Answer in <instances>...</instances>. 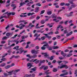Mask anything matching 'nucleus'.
Wrapping results in <instances>:
<instances>
[{
    "label": "nucleus",
    "mask_w": 77,
    "mask_h": 77,
    "mask_svg": "<svg viewBox=\"0 0 77 77\" xmlns=\"http://www.w3.org/2000/svg\"><path fill=\"white\" fill-rule=\"evenodd\" d=\"M39 18H40V17L39 16H38L36 17V19L37 20H38L39 19Z\"/></svg>",
    "instance_id": "obj_63"
},
{
    "label": "nucleus",
    "mask_w": 77,
    "mask_h": 77,
    "mask_svg": "<svg viewBox=\"0 0 77 77\" xmlns=\"http://www.w3.org/2000/svg\"><path fill=\"white\" fill-rule=\"evenodd\" d=\"M1 44H5V43H6V42L3 41H1Z\"/></svg>",
    "instance_id": "obj_60"
},
{
    "label": "nucleus",
    "mask_w": 77,
    "mask_h": 77,
    "mask_svg": "<svg viewBox=\"0 0 77 77\" xmlns=\"http://www.w3.org/2000/svg\"><path fill=\"white\" fill-rule=\"evenodd\" d=\"M21 38L22 39H25V37H24V35H23L21 36Z\"/></svg>",
    "instance_id": "obj_62"
},
{
    "label": "nucleus",
    "mask_w": 77,
    "mask_h": 77,
    "mask_svg": "<svg viewBox=\"0 0 77 77\" xmlns=\"http://www.w3.org/2000/svg\"><path fill=\"white\" fill-rule=\"evenodd\" d=\"M6 58H3L1 60H2V61H5V60H6Z\"/></svg>",
    "instance_id": "obj_35"
},
{
    "label": "nucleus",
    "mask_w": 77,
    "mask_h": 77,
    "mask_svg": "<svg viewBox=\"0 0 77 77\" xmlns=\"http://www.w3.org/2000/svg\"><path fill=\"white\" fill-rule=\"evenodd\" d=\"M60 5L61 6H63V5H65V3H62L60 4Z\"/></svg>",
    "instance_id": "obj_59"
},
{
    "label": "nucleus",
    "mask_w": 77,
    "mask_h": 77,
    "mask_svg": "<svg viewBox=\"0 0 77 77\" xmlns=\"http://www.w3.org/2000/svg\"><path fill=\"white\" fill-rule=\"evenodd\" d=\"M25 26V25L23 24V23H20L19 26L18 25H17L16 27L17 28H19L20 30H21L23 29V27H24Z\"/></svg>",
    "instance_id": "obj_2"
},
{
    "label": "nucleus",
    "mask_w": 77,
    "mask_h": 77,
    "mask_svg": "<svg viewBox=\"0 0 77 77\" xmlns=\"http://www.w3.org/2000/svg\"><path fill=\"white\" fill-rule=\"evenodd\" d=\"M20 71V69H17V70H16L15 71H14L13 70L11 71H10V72H12V74H15V73H17V72H18V71Z\"/></svg>",
    "instance_id": "obj_7"
},
{
    "label": "nucleus",
    "mask_w": 77,
    "mask_h": 77,
    "mask_svg": "<svg viewBox=\"0 0 77 77\" xmlns=\"http://www.w3.org/2000/svg\"><path fill=\"white\" fill-rule=\"evenodd\" d=\"M46 38H48V39H51V37L50 36H46Z\"/></svg>",
    "instance_id": "obj_49"
},
{
    "label": "nucleus",
    "mask_w": 77,
    "mask_h": 77,
    "mask_svg": "<svg viewBox=\"0 0 77 77\" xmlns=\"http://www.w3.org/2000/svg\"><path fill=\"white\" fill-rule=\"evenodd\" d=\"M25 30H23L21 32H20V34H22V33H23L24 32H25Z\"/></svg>",
    "instance_id": "obj_61"
},
{
    "label": "nucleus",
    "mask_w": 77,
    "mask_h": 77,
    "mask_svg": "<svg viewBox=\"0 0 77 77\" xmlns=\"http://www.w3.org/2000/svg\"><path fill=\"white\" fill-rule=\"evenodd\" d=\"M8 53H9V55H10L12 53V51H11V50H10L8 51Z\"/></svg>",
    "instance_id": "obj_33"
},
{
    "label": "nucleus",
    "mask_w": 77,
    "mask_h": 77,
    "mask_svg": "<svg viewBox=\"0 0 77 77\" xmlns=\"http://www.w3.org/2000/svg\"><path fill=\"white\" fill-rule=\"evenodd\" d=\"M45 73L46 75H48V74H51V72H48L47 71H45Z\"/></svg>",
    "instance_id": "obj_25"
},
{
    "label": "nucleus",
    "mask_w": 77,
    "mask_h": 77,
    "mask_svg": "<svg viewBox=\"0 0 77 77\" xmlns=\"http://www.w3.org/2000/svg\"><path fill=\"white\" fill-rule=\"evenodd\" d=\"M15 12H11V15H15Z\"/></svg>",
    "instance_id": "obj_57"
},
{
    "label": "nucleus",
    "mask_w": 77,
    "mask_h": 77,
    "mask_svg": "<svg viewBox=\"0 0 77 77\" xmlns=\"http://www.w3.org/2000/svg\"><path fill=\"white\" fill-rule=\"evenodd\" d=\"M59 28H60V29H63V27L62 26H61L60 25H59L57 27V30H59Z\"/></svg>",
    "instance_id": "obj_14"
},
{
    "label": "nucleus",
    "mask_w": 77,
    "mask_h": 77,
    "mask_svg": "<svg viewBox=\"0 0 77 77\" xmlns=\"http://www.w3.org/2000/svg\"><path fill=\"white\" fill-rule=\"evenodd\" d=\"M53 21H55V22H56V23H58V22L59 21V20H57L56 18L53 19Z\"/></svg>",
    "instance_id": "obj_21"
},
{
    "label": "nucleus",
    "mask_w": 77,
    "mask_h": 77,
    "mask_svg": "<svg viewBox=\"0 0 77 77\" xmlns=\"http://www.w3.org/2000/svg\"><path fill=\"white\" fill-rule=\"evenodd\" d=\"M58 68L60 69H62V68H65V69H68L69 67L66 65H63L61 66H58Z\"/></svg>",
    "instance_id": "obj_3"
},
{
    "label": "nucleus",
    "mask_w": 77,
    "mask_h": 77,
    "mask_svg": "<svg viewBox=\"0 0 77 77\" xmlns=\"http://www.w3.org/2000/svg\"><path fill=\"white\" fill-rule=\"evenodd\" d=\"M69 51V50H68V49H66L65 50H64V51H65V53L68 52V51Z\"/></svg>",
    "instance_id": "obj_53"
},
{
    "label": "nucleus",
    "mask_w": 77,
    "mask_h": 77,
    "mask_svg": "<svg viewBox=\"0 0 77 77\" xmlns=\"http://www.w3.org/2000/svg\"><path fill=\"white\" fill-rule=\"evenodd\" d=\"M62 61H57V63H58L59 65H61L60 64V63H62Z\"/></svg>",
    "instance_id": "obj_40"
},
{
    "label": "nucleus",
    "mask_w": 77,
    "mask_h": 77,
    "mask_svg": "<svg viewBox=\"0 0 77 77\" xmlns=\"http://www.w3.org/2000/svg\"><path fill=\"white\" fill-rule=\"evenodd\" d=\"M42 54H44L45 57H48V55L47 54V53H42Z\"/></svg>",
    "instance_id": "obj_16"
},
{
    "label": "nucleus",
    "mask_w": 77,
    "mask_h": 77,
    "mask_svg": "<svg viewBox=\"0 0 77 77\" xmlns=\"http://www.w3.org/2000/svg\"><path fill=\"white\" fill-rule=\"evenodd\" d=\"M52 12L51 11H48L47 12L48 15H51Z\"/></svg>",
    "instance_id": "obj_30"
},
{
    "label": "nucleus",
    "mask_w": 77,
    "mask_h": 77,
    "mask_svg": "<svg viewBox=\"0 0 77 77\" xmlns=\"http://www.w3.org/2000/svg\"><path fill=\"white\" fill-rule=\"evenodd\" d=\"M5 65H6V63H2L1 64V65H0V66L3 67V66H5Z\"/></svg>",
    "instance_id": "obj_19"
},
{
    "label": "nucleus",
    "mask_w": 77,
    "mask_h": 77,
    "mask_svg": "<svg viewBox=\"0 0 77 77\" xmlns=\"http://www.w3.org/2000/svg\"><path fill=\"white\" fill-rule=\"evenodd\" d=\"M15 45V44L13 43V44L12 45H11L9 46L8 47L9 48H11V47H12L13 46H14V45Z\"/></svg>",
    "instance_id": "obj_31"
},
{
    "label": "nucleus",
    "mask_w": 77,
    "mask_h": 77,
    "mask_svg": "<svg viewBox=\"0 0 77 77\" xmlns=\"http://www.w3.org/2000/svg\"><path fill=\"white\" fill-rule=\"evenodd\" d=\"M18 48H19V46H17L14 47L13 48V49H14V50L16 49L17 51L19 50V51H17L16 52V54H18V53L19 54H21V53H23V51H24V50H23V48L21 47L20 49H18Z\"/></svg>",
    "instance_id": "obj_1"
},
{
    "label": "nucleus",
    "mask_w": 77,
    "mask_h": 77,
    "mask_svg": "<svg viewBox=\"0 0 77 77\" xmlns=\"http://www.w3.org/2000/svg\"><path fill=\"white\" fill-rule=\"evenodd\" d=\"M54 57V56H52L50 58V60H53V58Z\"/></svg>",
    "instance_id": "obj_55"
},
{
    "label": "nucleus",
    "mask_w": 77,
    "mask_h": 77,
    "mask_svg": "<svg viewBox=\"0 0 77 77\" xmlns=\"http://www.w3.org/2000/svg\"><path fill=\"white\" fill-rule=\"evenodd\" d=\"M45 62V60H40V62L41 63H44Z\"/></svg>",
    "instance_id": "obj_23"
},
{
    "label": "nucleus",
    "mask_w": 77,
    "mask_h": 77,
    "mask_svg": "<svg viewBox=\"0 0 77 77\" xmlns=\"http://www.w3.org/2000/svg\"><path fill=\"white\" fill-rule=\"evenodd\" d=\"M5 14H7V15L8 16V18H9V16H10V15H11V12L8 13V12H7Z\"/></svg>",
    "instance_id": "obj_22"
},
{
    "label": "nucleus",
    "mask_w": 77,
    "mask_h": 77,
    "mask_svg": "<svg viewBox=\"0 0 77 77\" xmlns=\"http://www.w3.org/2000/svg\"><path fill=\"white\" fill-rule=\"evenodd\" d=\"M72 54H68L67 55V57H70V56H72Z\"/></svg>",
    "instance_id": "obj_45"
},
{
    "label": "nucleus",
    "mask_w": 77,
    "mask_h": 77,
    "mask_svg": "<svg viewBox=\"0 0 77 77\" xmlns=\"http://www.w3.org/2000/svg\"><path fill=\"white\" fill-rule=\"evenodd\" d=\"M53 34V31L50 32L48 33V35H52Z\"/></svg>",
    "instance_id": "obj_41"
},
{
    "label": "nucleus",
    "mask_w": 77,
    "mask_h": 77,
    "mask_svg": "<svg viewBox=\"0 0 77 77\" xmlns=\"http://www.w3.org/2000/svg\"><path fill=\"white\" fill-rule=\"evenodd\" d=\"M11 7H14L13 8V10H14V9H16V8H17V6H16V5H15V4H11Z\"/></svg>",
    "instance_id": "obj_8"
},
{
    "label": "nucleus",
    "mask_w": 77,
    "mask_h": 77,
    "mask_svg": "<svg viewBox=\"0 0 77 77\" xmlns=\"http://www.w3.org/2000/svg\"><path fill=\"white\" fill-rule=\"evenodd\" d=\"M71 6L72 8H75V7H76V5H75L74 4H73V5H71Z\"/></svg>",
    "instance_id": "obj_28"
},
{
    "label": "nucleus",
    "mask_w": 77,
    "mask_h": 77,
    "mask_svg": "<svg viewBox=\"0 0 77 77\" xmlns=\"http://www.w3.org/2000/svg\"><path fill=\"white\" fill-rule=\"evenodd\" d=\"M72 34V31H71L69 33H68L66 34V36L68 37L70 35H71Z\"/></svg>",
    "instance_id": "obj_12"
},
{
    "label": "nucleus",
    "mask_w": 77,
    "mask_h": 77,
    "mask_svg": "<svg viewBox=\"0 0 77 77\" xmlns=\"http://www.w3.org/2000/svg\"><path fill=\"white\" fill-rule=\"evenodd\" d=\"M37 60H38V59H35L34 60H33V59H32V60H29V62H35V61H36Z\"/></svg>",
    "instance_id": "obj_17"
},
{
    "label": "nucleus",
    "mask_w": 77,
    "mask_h": 77,
    "mask_svg": "<svg viewBox=\"0 0 77 77\" xmlns=\"http://www.w3.org/2000/svg\"><path fill=\"white\" fill-rule=\"evenodd\" d=\"M24 77H29V75H25Z\"/></svg>",
    "instance_id": "obj_64"
},
{
    "label": "nucleus",
    "mask_w": 77,
    "mask_h": 77,
    "mask_svg": "<svg viewBox=\"0 0 77 77\" xmlns=\"http://www.w3.org/2000/svg\"><path fill=\"white\" fill-rule=\"evenodd\" d=\"M35 48L36 49V50H38V49L39 48V47L38 46H36L35 47Z\"/></svg>",
    "instance_id": "obj_54"
},
{
    "label": "nucleus",
    "mask_w": 77,
    "mask_h": 77,
    "mask_svg": "<svg viewBox=\"0 0 77 77\" xmlns=\"http://www.w3.org/2000/svg\"><path fill=\"white\" fill-rule=\"evenodd\" d=\"M41 23L42 24H44L45 23V21L44 20H42L41 21Z\"/></svg>",
    "instance_id": "obj_36"
},
{
    "label": "nucleus",
    "mask_w": 77,
    "mask_h": 77,
    "mask_svg": "<svg viewBox=\"0 0 77 77\" xmlns=\"http://www.w3.org/2000/svg\"><path fill=\"white\" fill-rule=\"evenodd\" d=\"M34 37H37L38 36V33H35L34 35Z\"/></svg>",
    "instance_id": "obj_58"
},
{
    "label": "nucleus",
    "mask_w": 77,
    "mask_h": 77,
    "mask_svg": "<svg viewBox=\"0 0 77 77\" xmlns=\"http://www.w3.org/2000/svg\"><path fill=\"white\" fill-rule=\"evenodd\" d=\"M7 38H8L6 36H5L2 38V40H5V39H6Z\"/></svg>",
    "instance_id": "obj_43"
},
{
    "label": "nucleus",
    "mask_w": 77,
    "mask_h": 77,
    "mask_svg": "<svg viewBox=\"0 0 77 77\" xmlns=\"http://www.w3.org/2000/svg\"><path fill=\"white\" fill-rule=\"evenodd\" d=\"M45 46H44V45H43V46L41 48L42 50H45Z\"/></svg>",
    "instance_id": "obj_39"
},
{
    "label": "nucleus",
    "mask_w": 77,
    "mask_h": 77,
    "mask_svg": "<svg viewBox=\"0 0 77 77\" xmlns=\"http://www.w3.org/2000/svg\"><path fill=\"white\" fill-rule=\"evenodd\" d=\"M73 13H74V12H71L69 14H67V17H71V16H72V14H73Z\"/></svg>",
    "instance_id": "obj_11"
},
{
    "label": "nucleus",
    "mask_w": 77,
    "mask_h": 77,
    "mask_svg": "<svg viewBox=\"0 0 77 77\" xmlns=\"http://www.w3.org/2000/svg\"><path fill=\"white\" fill-rule=\"evenodd\" d=\"M9 27H10V25H8L5 28V29L6 30H8V28H9Z\"/></svg>",
    "instance_id": "obj_34"
},
{
    "label": "nucleus",
    "mask_w": 77,
    "mask_h": 77,
    "mask_svg": "<svg viewBox=\"0 0 77 77\" xmlns=\"http://www.w3.org/2000/svg\"><path fill=\"white\" fill-rule=\"evenodd\" d=\"M68 72H66L65 73H63L62 74H61L60 75V76L62 77L63 76H64V75H68Z\"/></svg>",
    "instance_id": "obj_9"
},
{
    "label": "nucleus",
    "mask_w": 77,
    "mask_h": 77,
    "mask_svg": "<svg viewBox=\"0 0 77 77\" xmlns=\"http://www.w3.org/2000/svg\"><path fill=\"white\" fill-rule=\"evenodd\" d=\"M10 67H11V65H9L5 66V69H8V68H9Z\"/></svg>",
    "instance_id": "obj_20"
},
{
    "label": "nucleus",
    "mask_w": 77,
    "mask_h": 77,
    "mask_svg": "<svg viewBox=\"0 0 77 77\" xmlns=\"http://www.w3.org/2000/svg\"><path fill=\"white\" fill-rule=\"evenodd\" d=\"M8 74L6 73H4V75L5 76H8V75H12V72H7Z\"/></svg>",
    "instance_id": "obj_4"
},
{
    "label": "nucleus",
    "mask_w": 77,
    "mask_h": 77,
    "mask_svg": "<svg viewBox=\"0 0 77 77\" xmlns=\"http://www.w3.org/2000/svg\"><path fill=\"white\" fill-rule=\"evenodd\" d=\"M26 3H25V2H21L20 4V6H19V8H20L21 6H23V5H25Z\"/></svg>",
    "instance_id": "obj_15"
},
{
    "label": "nucleus",
    "mask_w": 77,
    "mask_h": 77,
    "mask_svg": "<svg viewBox=\"0 0 77 77\" xmlns=\"http://www.w3.org/2000/svg\"><path fill=\"white\" fill-rule=\"evenodd\" d=\"M69 3L70 4H72V5L74 4V3H73V1H69Z\"/></svg>",
    "instance_id": "obj_52"
},
{
    "label": "nucleus",
    "mask_w": 77,
    "mask_h": 77,
    "mask_svg": "<svg viewBox=\"0 0 77 77\" xmlns=\"http://www.w3.org/2000/svg\"><path fill=\"white\" fill-rule=\"evenodd\" d=\"M68 33V32L67 31V30L66 29L64 31V34H66V33Z\"/></svg>",
    "instance_id": "obj_38"
},
{
    "label": "nucleus",
    "mask_w": 77,
    "mask_h": 77,
    "mask_svg": "<svg viewBox=\"0 0 77 77\" xmlns=\"http://www.w3.org/2000/svg\"><path fill=\"white\" fill-rule=\"evenodd\" d=\"M44 68V70L46 71L47 69H48V66H43L40 68V69H42Z\"/></svg>",
    "instance_id": "obj_6"
},
{
    "label": "nucleus",
    "mask_w": 77,
    "mask_h": 77,
    "mask_svg": "<svg viewBox=\"0 0 77 77\" xmlns=\"http://www.w3.org/2000/svg\"><path fill=\"white\" fill-rule=\"evenodd\" d=\"M24 22H25V20H20L19 22V23H24Z\"/></svg>",
    "instance_id": "obj_46"
},
{
    "label": "nucleus",
    "mask_w": 77,
    "mask_h": 77,
    "mask_svg": "<svg viewBox=\"0 0 77 77\" xmlns=\"http://www.w3.org/2000/svg\"><path fill=\"white\" fill-rule=\"evenodd\" d=\"M27 66L28 67H29H29H28V69H30V68H31V67H32V64H31V63H28L27 64Z\"/></svg>",
    "instance_id": "obj_10"
},
{
    "label": "nucleus",
    "mask_w": 77,
    "mask_h": 77,
    "mask_svg": "<svg viewBox=\"0 0 77 77\" xmlns=\"http://www.w3.org/2000/svg\"><path fill=\"white\" fill-rule=\"evenodd\" d=\"M39 60H37V61H35L34 63H35V64H37L38 63H39Z\"/></svg>",
    "instance_id": "obj_44"
},
{
    "label": "nucleus",
    "mask_w": 77,
    "mask_h": 77,
    "mask_svg": "<svg viewBox=\"0 0 77 77\" xmlns=\"http://www.w3.org/2000/svg\"><path fill=\"white\" fill-rule=\"evenodd\" d=\"M51 16L52 18H56V16H55V14H53L51 15Z\"/></svg>",
    "instance_id": "obj_27"
},
{
    "label": "nucleus",
    "mask_w": 77,
    "mask_h": 77,
    "mask_svg": "<svg viewBox=\"0 0 77 77\" xmlns=\"http://www.w3.org/2000/svg\"><path fill=\"white\" fill-rule=\"evenodd\" d=\"M44 46L46 47V48H49V45H48V43H47L46 45H44Z\"/></svg>",
    "instance_id": "obj_26"
},
{
    "label": "nucleus",
    "mask_w": 77,
    "mask_h": 77,
    "mask_svg": "<svg viewBox=\"0 0 77 77\" xmlns=\"http://www.w3.org/2000/svg\"><path fill=\"white\" fill-rule=\"evenodd\" d=\"M37 56V55L34 54L33 56H32V58H35Z\"/></svg>",
    "instance_id": "obj_29"
},
{
    "label": "nucleus",
    "mask_w": 77,
    "mask_h": 77,
    "mask_svg": "<svg viewBox=\"0 0 77 77\" xmlns=\"http://www.w3.org/2000/svg\"><path fill=\"white\" fill-rule=\"evenodd\" d=\"M46 38V37L44 36L42 37L41 38V39H42V40H44V39H45Z\"/></svg>",
    "instance_id": "obj_37"
},
{
    "label": "nucleus",
    "mask_w": 77,
    "mask_h": 77,
    "mask_svg": "<svg viewBox=\"0 0 77 77\" xmlns=\"http://www.w3.org/2000/svg\"><path fill=\"white\" fill-rule=\"evenodd\" d=\"M36 6H41V5L39 3H37L36 4Z\"/></svg>",
    "instance_id": "obj_51"
},
{
    "label": "nucleus",
    "mask_w": 77,
    "mask_h": 77,
    "mask_svg": "<svg viewBox=\"0 0 77 77\" xmlns=\"http://www.w3.org/2000/svg\"><path fill=\"white\" fill-rule=\"evenodd\" d=\"M45 12V10H43L41 12V14H44Z\"/></svg>",
    "instance_id": "obj_47"
},
{
    "label": "nucleus",
    "mask_w": 77,
    "mask_h": 77,
    "mask_svg": "<svg viewBox=\"0 0 77 77\" xmlns=\"http://www.w3.org/2000/svg\"><path fill=\"white\" fill-rule=\"evenodd\" d=\"M53 48L54 50H55V49H58L59 47L57 46H53Z\"/></svg>",
    "instance_id": "obj_24"
},
{
    "label": "nucleus",
    "mask_w": 77,
    "mask_h": 77,
    "mask_svg": "<svg viewBox=\"0 0 77 77\" xmlns=\"http://www.w3.org/2000/svg\"><path fill=\"white\" fill-rule=\"evenodd\" d=\"M26 57H28L29 58H32V56H30V55L29 54H28L26 55Z\"/></svg>",
    "instance_id": "obj_32"
},
{
    "label": "nucleus",
    "mask_w": 77,
    "mask_h": 77,
    "mask_svg": "<svg viewBox=\"0 0 77 77\" xmlns=\"http://www.w3.org/2000/svg\"><path fill=\"white\" fill-rule=\"evenodd\" d=\"M31 70H32V71H35L36 70V67H34L33 68L31 69Z\"/></svg>",
    "instance_id": "obj_18"
},
{
    "label": "nucleus",
    "mask_w": 77,
    "mask_h": 77,
    "mask_svg": "<svg viewBox=\"0 0 77 77\" xmlns=\"http://www.w3.org/2000/svg\"><path fill=\"white\" fill-rule=\"evenodd\" d=\"M12 34H13V33H7L6 34V35L7 36H12Z\"/></svg>",
    "instance_id": "obj_13"
},
{
    "label": "nucleus",
    "mask_w": 77,
    "mask_h": 77,
    "mask_svg": "<svg viewBox=\"0 0 77 77\" xmlns=\"http://www.w3.org/2000/svg\"><path fill=\"white\" fill-rule=\"evenodd\" d=\"M63 63H64V64L65 65L66 64V63H68V61H63Z\"/></svg>",
    "instance_id": "obj_50"
},
{
    "label": "nucleus",
    "mask_w": 77,
    "mask_h": 77,
    "mask_svg": "<svg viewBox=\"0 0 77 77\" xmlns=\"http://www.w3.org/2000/svg\"><path fill=\"white\" fill-rule=\"evenodd\" d=\"M69 5H70V4L69 3H66L65 4V6H69Z\"/></svg>",
    "instance_id": "obj_48"
},
{
    "label": "nucleus",
    "mask_w": 77,
    "mask_h": 77,
    "mask_svg": "<svg viewBox=\"0 0 77 77\" xmlns=\"http://www.w3.org/2000/svg\"><path fill=\"white\" fill-rule=\"evenodd\" d=\"M39 51V50L36 51H35V50H34L32 51L31 53L32 54H33V53H35V54H38V53H39L38 51Z\"/></svg>",
    "instance_id": "obj_5"
},
{
    "label": "nucleus",
    "mask_w": 77,
    "mask_h": 77,
    "mask_svg": "<svg viewBox=\"0 0 77 77\" xmlns=\"http://www.w3.org/2000/svg\"><path fill=\"white\" fill-rule=\"evenodd\" d=\"M57 71V69H55V68H54L53 71V72H56Z\"/></svg>",
    "instance_id": "obj_42"
},
{
    "label": "nucleus",
    "mask_w": 77,
    "mask_h": 77,
    "mask_svg": "<svg viewBox=\"0 0 77 77\" xmlns=\"http://www.w3.org/2000/svg\"><path fill=\"white\" fill-rule=\"evenodd\" d=\"M16 36H17V34L15 35L13 37H12V38H13V39H15V37H16Z\"/></svg>",
    "instance_id": "obj_56"
}]
</instances>
